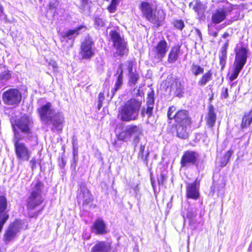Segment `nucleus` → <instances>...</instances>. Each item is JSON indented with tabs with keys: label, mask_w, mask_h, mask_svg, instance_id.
I'll return each instance as SVG.
<instances>
[{
	"label": "nucleus",
	"mask_w": 252,
	"mask_h": 252,
	"mask_svg": "<svg viewBox=\"0 0 252 252\" xmlns=\"http://www.w3.org/2000/svg\"><path fill=\"white\" fill-rule=\"evenodd\" d=\"M41 122L51 126V130H61L64 122L62 112L57 111L54 105L50 102H46L37 110Z\"/></svg>",
	"instance_id": "nucleus-1"
},
{
	"label": "nucleus",
	"mask_w": 252,
	"mask_h": 252,
	"mask_svg": "<svg viewBox=\"0 0 252 252\" xmlns=\"http://www.w3.org/2000/svg\"><path fill=\"white\" fill-rule=\"evenodd\" d=\"M141 102L133 98L119 108L118 118L122 121L130 122L137 119Z\"/></svg>",
	"instance_id": "nucleus-2"
},
{
	"label": "nucleus",
	"mask_w": 252,
	"mask_h": 252,
	"mask_svg": "<svg viewBox=\"0 0 252 252\" xmlns=\"http://www.w3.org/2000/svg\"><path fill=\"white\" fill-rule=\"evenodd\" d=\"M24 138V136L20 132L15 131V136L13 138V142L16 157L21 161L28 160L31 155V151L26 144L20 142Z\"/></svg>",
	"instance_id": "nucleus-3"
},
{
	"label": "nucleus",
	"mask_w": 252,
	"mask_h": 252,
	"mask_svg": "<svg viewBox=\"0 0 252 252\" xmlns=\"http://www.w3.org/2000/svg\"><path fill=\"white\" fill-rule=\"evenodd\" d=\"M247 50L243 47L238 49L236 52V56L234 62L232 72L229 76V80L233 81L236 79L247 59Z\"/></svg>",
	"instance_id": "nucleus-4"
},
{
	"label": "nucleus",
	"mask_w": 252,
	"mask_h": 252,
	"mask_svg": "<svg viewBox=\"0 0 252 252\" xmlns=\"http://www.w3.org/2000/svg\"><path fill=\"white\" fill-rule=\"evenodd\" d=\"M32 119L27 115H24L19 119L12 122V126L15 136V132L17 131L23 136L24 134L29 135L32 133L31 127L32 125Z\"/></svg>",
	"instance_id": "nucleus-5"
},
{
	"label": "nucleus",
	"mask_w": 252,
	"mask_h": 252,
	"mask_svg": "<svg viewBox=\"0 0 252 252\" xmlns=\"http://www.w3.org/2000/svg\"><path fill=\"white\" fill-rule=\"evenodd\" d=\"M41 187L42 183L37 182L33 188L31 194L27 199V208L29 210L35 209L42 203L43 198L41 195Z\"/></svg>",
	"instance_id": "nucleus-6"
},
{
	"label": "nucleus",
	"mask_w": 252,
	"mask_h": 252,
	"mask_svg": "<svg viewBox=\"0 0 252 252\" xmlns=\"http://www.w3.org/2000/svg\"><path fill=\"white\" fill-rule=\"evenodd\" d=\"M24 221L22 220H15L10 223L5 230L3 240L6 244L14 239L17 234L23 228Z\"/></svg>",
	"instance_id": "nucleus-7"
},
{
	"label": "nucleus",
	"mask_w": 252,
	"mask_h": 252,
	"mask_svg": "<svg viewBox=\"0 0 252 252\" xmlns=\"http://www.w3.org/2000/svg\"><path fill=\"white\" fill-rule=\"evenodd\" d=\"M110 35L113 42V46L116 50V54L121 57L126 54L128 51L126 42L120 36L119 33L112 31L110 32Z\"/></svg>",
	"instance_id": "nucleus-8"
},
{
	"label": "nucleus",
	"mask_w": 252,
	"mask_h": 252,
	"mask_svg": "<svg viewBox=\"0 0 252 252\" xmlns=\"http://www.w3.org/2000/svg\"><path fill=\"white\" fill-rule=\"evenodd\" d=\"M2 97L5 104L16 106L21 101L22 94L17 89H10L3 93Z\"/></svg>",
	"instance_id": "nucleus-9"
},
{
	"label": "nucleus",
	"mask_w": 252,
	"mask_h": 252,
	"mask_svg": "<svg viewBox=\"0 0 252 252\" xmlns=\"http://www.w3.org/2000/svg\"><path fill=\"white\" fill-rule=\"evenodd\" d=\"M92 38L86 36L81 43L79 55L83 59H90L94 54Z\"/></svg>",
	"instance_id": "nucleus-10"
},
{
	"label": "nucleus",
	"mask_w": 252,
	"mask_h": 252,
	"mask_svg": "<svg viewBox=\"0 0 252 252\" xmlns=\"http://www.w3.org/2000/svg\"><path fill=\"white\" fill-rule=\"evenodd\" d=\"M169 47L167 42L162 39L159 41L151 52V56L158 62H160L165 56Z\"/></svg>",
	"instance_id": "nucleus-11"
},
{
	"label": "nucleus",
	"mask_w": 252,
	"mask_h": 252,
	"mask_svg": "<svg viewBox=\"0 0 252 252\" xmlns=\"http://www.w3.org/2000/svg\"><path fill=\"white\" fill-rule=\"evenodd\" d=\"M140 8L146 19L154 24L158 23V19L153 12V4L147 1H142Z\"/></svg>",
	"instance_id": "nucleus-12"
},
{
	"label": "nucleus",
	"mask_w": 252,
	"mask_h": 252,
	"mask_svg": "<svg viewBox=\"0 0 252 252\" xmlns=\"http://www.w3.org/2000/svg\"><path fill=\"white\" fill-rule=\"evenodd\" d=\"M197 158L198 154L196 152L190 151L186 152L181 160L182 166H189L190 165L194 164Z\"/></svg>",
	"instance_id": "nucleus-13"
},
{
	"label": "nucleus",
	"mask_w": 252,
	"mask_h": 252,
	"mask_svg": "<svg viewBox=\"0 0 252 252\" xmlns=\"http://www.w3.org/2000/svg\"><path fill=\"white\" fill-rule=\"evenodd\" d=\"M177 125H186L189 126L190 124V119L188 116V113L185 110H179L174 115Z\"/></svg>",
	"instance_id": "nucleus-14"
},
{
	"label": "nucleus",
	"mask_w": 252,
	"mask_h": 252,
	"mask_svg": "<svg viewBox=\"0 0 252 252\" xmlns=\"http://www.w3.org/2000/svg\"><path fill=\"white\" fill-rule=\"evenodd\" d=\"M155 103L154 93L151 92L148 94L147 98V108H143L141 111V115L144 116L146 114L148 118H150L153 114V110Z\"/></svg>",
	"instance_id": "nucleus-15"
},
{
	"label": "nucleus",
	"mask_w": 252,
	"mask_h": 252,
	"mask_svg": "<svg viewBox=\"0 0 252 252\" xmlns=\"http://www.w3.org/2000/svg\"><path fill=\"white\" fill-rule=\"evenodd\" d=\"M79 201H82L83 204H88L93 201L92 195L90 191L84 186H81L77 196Z\"/></svg>",
	"instance_id": "nucleus-16"
},
{
	"label": "nucleus",
	"mask_w": 252,
	"mask_h": 252,
	"mask_svg": "<svg viewBox=\"0 0 252 252\" xmlns=\"http://www.w3.org/2000/svg\"><path fill=\"white\" fill-rule=\"evenodd\" d=\"M226 8L217 9L212 14V21L215 24H219L226 18Z\"/></svg>",
	"instance_id": "nucleus-17"
},
{
	"label": "nucleus",
	"mask_w": 252,
	"mask_h": 252,
	"mask_svg": "<svg viewBox=\"0 0 252 252\" xmlns=\"http://www.w3.org/2000/svg\"><path fill=\"white\" fill-rule=\"evenodd\" d=\"M111 243L106 241H100L95 244L92 248L91 252H110Z\"/></svg>",
	"instance_id": "nucleus-18"
},
{
	"label": "nucleus",
	"mask_w": 252,
	"mask_h": 252,
	"mask_svg": "<svg viewBox=\"0 0 252 252\" xmlns=\"http://www.w3.org/2000/svg\"><path fill=\"white\" fill-rule=\"evenodd\" d=\"M126 133L129 135H135L136 137L134 139V141L138 143L139 141L138 137L142 134L143 129L141 125L138 126L129 125L126 127Z\"/></svg>",
	"instance_id": "nucleus-19"
},
{
	"label": "nucleus",
	"mask_w": 252,
	"mask_h": 252,
	"mask_svg": "<svg viewBox=\"0 0 252 252\" xmlns=\"http://www.w3.org/2000/svg\"><path fill=\"white\" fill-rule=\"evenodd\" d=\"M92 230L96 234L101 235L106 233V225L104 221L100 219H97L94 222Z\"/></svg>",
	"instance_id": "nucleus-20"
},
{
	"label": "nucleus",
	"mask_w": 252,
	"mask_h": 252,
	"mask_svg": "<svg viewBox=\"0 0 252 252\" xmlns=\"http://www.w3.org/2000/svg\"><path fill=\"white\" fill-rule=\"evenodd\" d=\"M117 74L118 76L115 83V88H113L111 90L112 94L111 98L113 97L116 91L121 88L123 83V70L122 64H120L118 68Z\"/></svg>",
	"instance_id": "nucleus-21"
},
{
	"label": "nucleus",
	"mask_w": 252,
	"mask_h": 252,
	"mask_svg": "<svg viewBox=\"0 0 252 252\" xmlns=\"http://www.w3.org/2000/svg\"><path fill=\"white\" fill-rule=\"evenodd\" d=\"M187 196L188 198L196 199L199 197L198 187L196 183L188 184L187 186Z\"/></svg>",
	"instance_id": "nucleus-22"
},
{
	"label": "nucleus",
	"mask_w": 252,
	"mask_h": 252,
	"mask_svg": "<svg viewBox=\"0 0 252 252\" xmlns=\"http://www.w3.org/2000/svg\"><path fill=\"white\" fill-rule=\"evenodd\" d=\"M216 117L214 107L212 105H211L209 107L208 112L206 117V123L209 127L214 126L216 121Z\"/></svg>",
	"instance_id": "nucleus-23"
},
{
	"label": "nucleus",
	"mask_w": 252,
	"mask_h": 252,
	"mask_svg": "<svg viewBox=\"0 0 252 252\" xmlns=\"http://www.w3.org/2000/svg\"><path fill=\"white\" fill-rule=\"evenodd\" d=\"M180 53V47L175 46L171 48L168 54L167 61L169 63H174L179 57Z\"/></svg>",
	"instance_id": "nucleus-24"
},
{
	"label": "nucleus",
	"mask_w": 252,
	"mask_h": 252,
	"mask_svg": "<svg viewBox=\"0 0 252 252\" xmlns=\"http://www.w3.org/2000/svg\"><path fill=\"white\" fill-rule=\"evenodd\" d=\"M189 126H186V125H177L176 128L177 136L182 139H186L188 138Z\"/></svg>",
	"instance_id": "nucleus-25"
},
{
	"label": "nucleus",
	"mask_w": 252,
	"mask_h": 252,
	"mask_svg": "<svg viewBox=\"0 0 252 252\" xmlns=\"http://www.w3.org/2000/svg\"><path fill=\"white\" fill-rule=\"evenodd\" d=\"M82 28L79 27L74 30H69L62 33V36L63 38H67L68 39H71L75 38L78 34L79 31Z\"/></svg>",
	"instance_id": "nucleus-26"
},
{
	"label": "nucleus",
	"mask_w": 252,
	"mask_h": 252,
	"mask_svg": "<svg viewBox=\"0 0 252 252\" xmlns=\"http://www.w3.org/2000/svg\"><path fill=\"white\" fill-rule=\"evenodd\" d=\"M92 5V2L91 0H80L79 8L81 12H87L89 14L91 12Z\"/></svg>",
	"instance_id": "nucleus-27"
},
{
	"label": "nucleus",
	"mask_w": 252,
	"mask_h": 252,
	"mask_svg": "<svg viewBox=\"0 0 252 252\" xmlns=\"http://www.w3.org/2000/svg\"><path fill=\"white\" fill-rule=\"evenodd\" d=\"M171 89L174 92V94L178 96H180L183 93L184 88L180 82L175 80L171 86Z\"/></svg>",
	"instance_id": "nucleus-28"
},
{
	"label": "nucleus",
	"mask_w": 252,
	"mask_h": 252,
	"mask_svg": "<svg viewBox=\"0 0 252 252\" xmlns=\"http://www.w3.org/2000/svg\"><path fill=\"white\" fill-rule=\"evenodd\" d=\"M212 73L211 71H208L206 73H204L200 78L198 82V85L200 86H203L205 85L212 79Z\"/></svg>",
	"instance_id": "nucleus-29"
},
{
	"label": "nucleus",
	"mask_w": 252,
	"mask_h": 252,
	"mask_svg": "<svg viewBox=\"0 0 252 252\" xmlns=\"http://www.w3.org/2000/svg\"><path fill=\"white\" fill-rule=\"evenodd\" d=\"M252 122V114L251 112L246 113L244 115L241 124V127L244 128L249 126Z\"/></svg>",
	"instance_id": "nucleus-30"
},
{
	"label": "nucleus",
	"mask_w": 252,
	"mask_h": 252,
	"mask_svg": "<svg viewBox=\"0 0 252 252\" xmlns=\"http://www.w3.org/2000/svg\"><path fill=\"white\" fill-rule=\"evenodd\" d=\"M145 146L141 145L140 147V151L138 153V158L141 159L146 164L148 163V157L149 155V152L147 151L146 155H144Z\"/></svg>",
	"instance_id": "nucleus-31"
},
{
	"label": "nucleus",
	"mask_w": 252,
	"mask_h": 252,
	"mask_svg": "<svg viewBox=\"0 0 252 252\" xmlns=\"http://www.w3.org/2000/svg\"><path fill=\"white\" fill-rule=\"evenodd\" d=\"M128 84L131 87H134L136 84L139 79L138 74L135 72L134 73H131L130 74H128Z\"/></svg>",
	"instance_id": "nucleus-32"
},
{
	"label": "nucleus",
	"mask_w": 252,
	"mask_h": 252,
	"mask_svg": "<svg viewBox=\"0 0 252 252\" xmlns=\"http://www.w3.org/2000/svg\"><path fill=\"white\" fill-rule=\"evenodd\" d=\"M191 71L195 76H198L204 72V68L200 65L193 63L191 67Z\"/></svg>",
	"instance_id": "nucleus-33"
},
{
	"label": "nucleus",
	"mask_w": 252,
	"mask_h": 252,
	"mask_svg": "<svg viewBox=\"0 0 252 252\" xmlns=\"http://www.w3.org/2000/svg\"><path fill=\"white\" fill-rule=\"evenodd\" d=\"M232 154L233 151L231 150H229L226 153L223 158V161H222L221 163V166L222 167L225 166L227 164Z\"/></svg>",
	"instance_id": "nucleus-34"
},
{
	"label": "nucleus",
	"mask_w": 252,
	"mask_h": 252,
	"mask_svg": "<svg viewBox=\"0 0 252 252\" xmlns=\"http://www.w3.org/2000/svg\"><path fill=\"white\" fill-rule=\"evenodd\" d=\"M94 21L95 27L97 29L104 27L105 25V21L99 17H95Z\"/></svg>",
	"instance_id": "nucleus-35"
},
{
	"label": "nucleus",
	"mask_w": 252,
	"mask_h": 252,
	"mask_svg": "<svg viewBox=\"0 0 252 252\" xmlns=\"http://www.w3.org/2000/svg\"><path fill=\"white\" fill-rule=\"evenodd\" d=\"M119 3V0H111V2L110 5L108 7V10L111 13H113L115 11L116 6Z\"/></svg>",
	"instance_id": "nucleus-36"
},
{
	"label": "nucleus",
	"mask_w": 252,
	"mask_h": 252,
	"mask_svg": "<svg viewBox=\"0 0 252 252\" xmlns=\"http://www.w3.org/2000/svg\"><path fill=\"white\" fill-rule=\"evenodd\" d=\"M227 54H219L220 64L221 66V69H223L226 64Z\"/></svg>",
	"instance_id": "nucleus-37"
},
{
	"label": "nucleus",
	"mask_w": 252,
	"mask_h": 252,
	"mask_svg": "<svg viewBox=\"0 0 252 252\" xmlns=\"http://www.w3.org/2000/svg\"><path fill=\"white\" fill-rule=\"evenodd\" d=\"M11 77L10 71L9 70H5L1 72L0 76L1 80L7 81Z\"/></svg>",
	"instance_id": "nucleus-38"
},
{
	"label": "nucleus",
	"mask_w": 252,
	"mask_h": 252,
	"mask_svg": "<svg viewBox=\"0 0 252 252\" xmlns=\"http://www.w3.org/2000/svg\"><path fill=\"white\" fill-rule=\"evenodd\" d=\"M174 26L176 28L180 30H182L185 27L184 22L181 20L175 21L174 22Z\"/></svg>",
	"instance_id": "nucleus-39"
},
{
	"label": "nucleus",
	"mask_w": 252,
	"mask_h": 252,
	"mask_svg": "<svg viewBox=\"0 0 252 252\" xmlns=\"http://www.w3.org/2000/svg\"><path fill=\"white\" fill-rule=\"evenodd\" d=\"M176 110L175 107L172 106L169 108L168 112H167V116L169 119H172L174 118V115L175 114H174V112Z\"/></svg>",
	"instance_id": "nucleus-40"
},
{
	"label": "nucleus",
	"mask_w": 252,
	"mask_h": 252,
	"mask_svg": "<svg viewBox=\"0 0 252 252\" xmlns=\"http://www.w3.org/2000/svg\"><path fill=\"white\" fill-rule=\"evenodd\" d=\"M228 88H223L221 90L220 97L222 99H226L228 96Z\"/></svg>",
	"instance_id": "nucleus-41"
},
{
	"label": "nucleus",
	"mask_w": 252,
	"mask_h": 252,
	"mask_svg": "<svg viewBox=\"0 0 252 252\" xmlns=\"http://www.w3.org/2000/svg\"><path fill=\"white\" fill-rule=\"evenodd\" d=\"M166 180V177L162 173L160 175V177L158 179V182L159 185H163Z\"/></svg>",
	"instance_id": "nucleus-42"
},
{
	"label": "nucleus",
	"mask_w": 252,
	"mask_h": 252,
	"mask_svg": "<svg viewBox=\"0 0 252 252\" xmlns=\"http://www.w3.org/2000/svg\"><path fill=\"white\" fill-rule=\"evenodd\" d=\"M126 65L127 66V68L129 73L128 74H130L131 73H134L136 72L133 71V63L131 62L127 61L126 63Z\"/></svg>",
	"instance_id": "nucleus-43"
},
{
	"label": "nucleus",
	"mask_w": 252,
	"mask_h": 252,
	"mask_svg": "<svg viewBox=\"0 0 252 252\" xmlns=\"http://www.w3.org/2000/svg\"><path fill=\"white\" fill-rule=\"evenodd\" d=\"M229 40H227L226 42L224 43L223 46L220 49V54H227V49L228 46Z\"/></svg>",
	"instance_id": "nucleus-44"
},
{
	"label": "nucleus",
	"mask_w": 252,
	"mask_h": 252,
	"mask_svg": "<svg viewBox=\"0 0 252 252\" xmlns=\"http://www.w3.org/2000/svg\"><path fill=\"white\" fill-rule=\"evenodd\" d=\"M195 216L196 214L194 212H188L187 214V217L190 219V221H193Z\"/></svg>",
	"instance_id": "nucleus-45"
},
{
	"label": "nucleus",
	"mask_w": 252,
	"mask_h": 252,
	"mask_svg": "<svg viewBox=\"0 0 252 252\" xmlns=\"http://www.w3.org/2000/svg\"><path fill=\"white\" fill-rule=\"evenodd\" d=\"M66 160L63 157H62L60 159V165L62 168H63L66 164Z\"/></svg>",
	"instance_id": "nucleus-46"
},
{
	"label": "nucleus",
	"mask_w": 252,
	"mask_h": 252,
	"mask_svg": "<svg viewBox=\"0 0 252 252\" xmlns=\"http://www.w3.org/2000/svg\"><path fill=\"white\" fill-rule=\"evenodd\" d=\"M30 164L32 167V168L33 169L34 167H35V164H36V159L34 158H32L31 161H30Z\"/></svg>",
	"instance_id": "nucleus-47"
},
{
	"label": "nucleus",
	"mask_w": 252,
	"mask_h": 252,
	"mask_svg": "<svg viewBox=\"0 0 252 252\" xmlns=\"http://www.w3.org/2000/svg\"><path fill=\"white\" fill-rule=\"evenodd\" d=\"M104 100V95L103 93H100L98 94V101L103 102Z\"/></svg>",
	"instance_id": "nucleus-48"
},
{
	"label": "nucleus",
	"mask_w": 252,
	"mask_h": 252,
	"mask_svg": "<svg viewBox=\"0 0 252 252\" xmlns=\"http://www.w3.org/2000/svg\"><path fill=\"white\" fill-rule=\"evenodd\" d=\"M49 64L52 66L54 69H57L58 68V64L55 61H51L49 62Z\"/></svg>",
	"instance_id": "nucleus-49"
},
{
	"label": "nucleus",
	"mask_w": 252,
	"mask_h": 252,
	"mask_svg": "<svg viewBox=\"0 0 252 252\" xmlns=\"http://www.w3.org/2000/svg\"><path fill=\"white\" fill-rule=\"evenodd\" d=\"M125 138H126V133L124 132L121 133L118 136L119 139H120L121 140L124 141L125 139Z\"/></svg>",
	"instance_id": "nucleus-50"
},
{
	"label": "nucleus",
	"mask_w": 252,
	"mask_h": 252,
	"mask_svg": "<svg viewBox=\"0 0 252 252\" xmlns=\"http://www.w3.org/2000/svg\"><path fill=\"white\" fill-rule=\"evenodd\" d=\"M73 161H74V163H72L71 164V167H73L74 169L75 168V167H76V160L75 159V153H74V158H73Z\"/></svg>",
	"instance_id": "nucleus-51"
},
{
	"label": "nucleus",
	"mask_w": 252,
	"mask_h": 252,
	"mask_svg": "<svg viewBox=\"0 0 252 252\" xmlns=\"http://www.w3.org/2000/svg\"><path fill=\"white\" fill-rule=\"evenodd\" d=\"M151 184L153 187V188L154 189H155V186H156L155 180H153L152 178H151Z\"/></svg>",
	"instance_id": "nucleus-52"
},
{
	"label": "nucleus",
	"mask_w": 252,
	"mask_h": 252,
	"mask_svg": "<svg viewBox=\"0 0 252 252\" xmlns=\"http://www.w3.org/2000/svg\"><path fill=\"white\" fill-rule=\"evenodd\" d=\"M102 102H103L98 101L97 107L99 110L101 108V107L102 106Z\"/></svg>",
	"instance_id": "nucleus-53"
},
{
	"label": "nucleus",
	"mask_w": 252,
	"mask_h": 252,
	"mask_svg": "<svg viewBox=\"0 0 252 252\" xmlns=\"http://www.w3.org/2000/svg\"><path fill=\"white\" fill-rule=\"evenodd\" d=\"M229 36V33H228L227 32H225L223 35H222V37L223 38H226L227 36Z\"/></svg>",
	"instance_id": "nucleus-54"
},
{
	"label": "nucleus",
	"mask_w": 252,
	"mask_h": 252,
	"mask_svg": "<svg viewBox=\"0 0 252 252\" xmlns=\"http://www.w3.org/2000/svg\"><path fill=\"white\" fill-rule=\"evenodd\" d=\"M134 191H135V193H136V194H137V193H138V192L139 191V188H138V186H137L135 188V189H134Z\"/></svg>",
	"instance_id": "nucleus-55"
},
{
	"label": "nucleus",
	"mask_w": 252,
	"mask_h": 252,
	"mask_svg": "<svg viewBox=\"0 0 252 252\" xmlns=\"http://www.w3.org/2000/svg\"><path fill=\"white\" fill-rule=\"evenodd\" d=\"M237 83L236 82H233L231 84V87H232L233 86L236 85Z\"/></svg>",
	"instance_id": "nucleus-56"
},
{
	"label": "nucleus",
	"mask_w": 252,
	"mask_h": 252,
	"mask_svg": "<svg viewBox=\"0 0 252 252\" xmlns=\"http://www.w3.org/2000/svg\"><path fill=\"white\" fill-rule=\"evenodd\" d=\"M217 35H218V32H214V33L213 34V35L215 37H216L217 36Z\"/></svg>",
	"instance_id": "nucleus-57"
},
{
	"label": "nucleus",
	"mask_w": 252,
	"mask_h": 252,
	"mask_svg": "<svg viewBox=\"0 0 252 252\" xmlns=\"http://www.w3.org/2000/svg\"><path fill=\"white\" fill-rule=\"evenodd\" d=\"M197 33H198V35L200 36L201 34L200 32L198 30H197Z\"/></svg>",
	"instance_id": "nucleus-58"
},
{
	"label": "nucleus",
	"mask_w": 252,
	"mask_h": 252,
	"mask_svg": "<svg viewBox=\"0 0 252 252\" xmlns=\"http://www.w3.org/2000/svg\"><path fill=\"white\" fill-rule=\"evenodd\" d=\"M0 10L2 12V7L0 5Z\"/></svg>",
	"instance_id": "nucleus-59"
},
{
	"label": "nucleus",
	"mask_w": 252,
	"mask_h": 252,
	"mask_svg": "<svg viewBox=\"0 0 252 252\" xmlns=\"http://www.w3.org/2000/svg\"><path fill=\"white\" fill-rule=\"evenodd\" d=\"M37 216V214H36L34 215L33 216H32V217H34V216L36 217Z\"/></svg>",
	"instance_id": "nucleus-60"
}]
</instances>
